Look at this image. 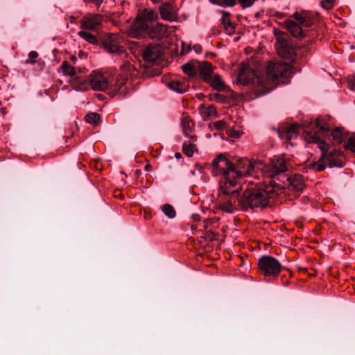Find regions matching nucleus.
<instances>
[{
    "instance_id": "f257e3e1",
    "label": "nucleus",
    "mask_w": 355,
    "mask_h": 355,
    "mask_svg": "<svg viewBox=\"0 0 355 355\" xmlns=\"http://www.w3.org/2000/svg\"><path fill=\"white\" fill-rule=\"evenodd\" d=\"M243 194L238 199L239 205L242 209L248 208H264L270 203V200L283 192L284 187L270 180L268 184L262 186L249 183L243 184Z\"/></svg>"
},
{
    "instance_id": "f03ea898",
    "label": "nucleus",
    "mask_w": 355,
    "mask_h": 355,
    "mask_svg": "<svg viewBox=\"0 0 355 355\" xmlns=\"http://www.w3.org/2000/svg\"><path fill=\"white\" fill-rule=\"evenodd\" d=\"M329 130V127L326 120L322 117H318L315 119L310 128L306 129V141L308 143H315L322 151V159H325L331 168L334 166L342 167L341 164H338L335 157L340 155V152L336 149H334L328 153L329 149V144L323 141V137Z\"/></svg>"
},
{
    "instance_id": "7ed1b4c3",
    "label": "nucleus",
    "mask_w": 355,
    "mask_h": 355,
    "mask_svg": "<svg viewBox=\"0 0 355 355\" xmlns=\"http://www.w3.org/2000/svg\"><path fill=\"white\" fill-rule=\"evenodd\" d=\"M292 74L289 64L285 62H269L266 69V77L259 78L257 81L263 85L261 95L270 92L276 84H284L288 82Z\"/></svg>"
},
{
    "instance_id": "20e7f679",
    "label": "nucleus",
    "mask_w": 355,
    "mask_h": 355,
    "mask_svg": "<svg viewBox=\"0 0 355 355\" xmlns=\"http://www.w3.org/2000/svg\"><path fill=\"white\" fill-rule=\"evenodd\" d=\"M254 165L252 161L246 158L239 159L235 164H232V168L226 175L227 182L225 185V189L227 187H234L241 186V180L243 177L253 175Z\"/></svg>"
},
{
    "instance_id": "39448f33",
    "label": "nucleus",
    "mask_w": 355,
    "mask_h": 355,
    "mask_svg": "<svg viewBox=\"0 0 355 355\" xmlns=\"http://www.w3.org/2000/svg\"><path fill=\"white\" fill-rule=\"evenodd\" d=\"M313 17L309 11L295 12L284 22L287 31L295 37H303V28L311 26Z\"/></svg>"
},
{
    "instance_id": "423d86ee",
    "label": "nucleus",
    "mask_w": 355,
    "mask_h": 355,
    "mask_svg": "<svg viewBox=\"0 0 355 355\" xmlns=\"http://www.w3.org/2000/svg\"><path fill=\"white\" fill-rule=\"evenodd\" d=\"M157 19V13L153 10H140L131 25L128 34L132 37H139L148 31L150 24Z\"/></svg>"
},
{
    "instance_id": "0eeeda50",
    "label": "nucleus",
    "mask_w": 355,
    "mask_h": 355,
    "mask_svg": "<svg viewBox=\"0 0 355 355\" xmlns=\"http://www.w3.org/2000/svg\"><path fill=\"white\" fill-rule=\"evenodd\" d=\"M231 168L232 163L223 154L219 155L212 161V174L214 176L223 175V180L220 187L221 193H233L236 191V189H230V187H227V189L224 188L227 182L226 174L230 171Z\"/></svg>"
},
{
    "instance_id": "6e6552de",
    "label": "nucleus",
    "mask_w": 355,
    "mask_h": 355,
    "mask_svg": "<svg viewBox=\"0 0 355 355\" xmlns=\"http://www.w3.org/2000/svg\"><path fill=\"white\" fill-rule=\"evenodd\" d=\"M258 268L264 276H277L282 270L280 262L275 258L265 255L258 260Z\"/></svg>"
},
{
    "instance_id": "1a4fd4ad",
    "label": "nucleus",
    "mask_w": 355,
    "mask_h": 355,
    "mask_svg": "<svg viewBox=\"0 0 355 355\" xmlns=\"http://www.w3.org/2000/svg\"><path fill=\"white\" fill-rule=\"evenodd\" d=\"M261 78V76L256 75L254 71L245 64H242L239 68V71L237 75V81L243 85H246L250 83H255L260 88L259 89V93L260 95L261 92L263 91V85L258 83L257 78Z\"/></svg>"
},
{
    "instance_id": "9d476101",
    "label": "nucleus",
    "mask_w": 355,
    "mask_h": 355,
    "mask_svg": "<svg viewBox=\"0 0 355 355\" xmlns=\"http://www.w3.org/2000/svg\"><path fill=\"white\" fill-rule=\"evenodd\" d=\"M91 88L96 91H105L110 87V80L108 75L98 71H93L89 77Z\"/></svg>"
},
{
    "instance_id": "9b49d317",
    "label": "nucleus",
    "mask_w": 355,
    "mask_h": 355,
    "mask_svg": "<svg viewBox=\"0 0 355 355\" xmlns=\"http://www.w3.org/2000/svg\"><path fill=\"white\" fill-rule=\"evenodd\" d=\"M103 46L111 54L126 55L123 47L119 45V38L116 34L107 35L103 40Z\"/></svg>"
},
{
    "instance_id": "f8f14e48",
    "label": "nucleus",
    "mask_w": 355,
    "mask_h": 355,
    "mask_svg": "<svg viewBox=\"0 0 355 355\" xmlns=\"http://www.w3.org/2000/svg\"><path fill=\"white\" fill-rule=\"evenodd\" d=\"M243 186H236L232 187V189H236V191L233 193H224L225 196H228L227 199H224L223 203L221 205L223 210L228 213H232L237 209L239 205L238 199L239 197L236 195L239 189L243 190Z\"/></svg>"
},
{
    "instance_id": "ddd939ff",
    "label": "nucleus",
    "mask_w": 355,
    "mask_h": 355,
    "mask_svg": "<svg viewBox=\"0 0 355 355\" xmlns=\"http://www.w3.org/2000/svg\"><path fill=\"white\" fill-rule=\"evenodd\" d=\"M103 17L97 14H87L80 21V28L83 29L95 31L100 28Z\"/></svg>"
},
{
    "instance_id": "4468645a",
    "label": "nucleus",
    "mask_w": 355,
    "mask_h": 355,
    "mask_svg": "<svg viewBox=\"0 0 355 355\" xmlns=\"http://www.w3.org/2000/svg\"><path fill=\"white\" fill-rule=\"evenodd\" d=\"M275 47L279 56L286 59L293 58L294 49L290 46L286 40L278 37L275 44Z\"/></svg>"
},
{
    "instance_id": "2eb2a0df",
    "label": "nucleus",
    "mask_w": 355,
    "mask_h": 355,
    "mask_svg": "<svg viewBox=\"0 0 355 355\" xmlns=\"http://www.w3.org/2000/svg\"><path fill=\"white\" fill-rule=\"evenodd\" d=\"M300 129L298 124L284 125L279 128L278 136L282 139L286 138L287 140H291L297 137Z\"/></svg>"
},
{
    "instance_id": "dca6fc26",
    "label": "nucleus",
    "mask_w": 355,
    "mask_h": 355,
    "mask_svg": "<svg viewBox=\"0 0 355 355\" xmlns=\"http://www.w3.org/2000/svg\"><path fill=\"white\" fill-rule=\"evenodd\" d=\"M162 54V49L159 45H149L144 49L142 57L146 61L153 62L160 58Z\"/></svg>"
},
{
    "instance_id": "f3484780",
    "label": "nucleus",
    "mask_w": 355,
    "mask_h": 355,
    "mask_svg": "<svg viewBox=\"0 0 355 355\" xmlns=\"http://www.w3.org/2000/svg\"><path fill=\"white\" fill-rule=\"evenodd\" d=\"M288 169V166L284 159L280 157L275 159L272 161L271 169L268 172L269 178H274L282 173L285 172Z\"/></svg>"
},
{
    "instance_id": "a211bd4d",
    "label": "nucleus",
    "mask_w": 355,
    "mask_h": 355,
    "mask_svg": "<svg viewBox=\"0 0 355 355\" xmlns=\"http://www.w3.org/2000/svg\"><path fill=\"white\" fill-rule=\"evenodd\" d=\"M198 69L200 78L206 83L210 81L214 75L212 65L207 62H203L198 64Z\"/></svg>"
},
{
    "instance_id": "6ab92c4d",
    "label": "nucleus",
    "mask_w": 355,
    "mask_h": 355,
    "mask_svg": "<svg viewBox=\"0 0 355 355\" xmlns=\"http://www.w3.org/2000/svg\"><path fill=\"white\" fill-rule=\"evenodd\" d=\"M146 33L150 37L162 38L166 37L168 34V26L162 24H157L153 28L149 27Z\"/></svg>"
},
{
    "instance_id": "aec40b11",
    "label": "nucleus",
    "mask_w": 355,
    "mask_h": 355,
    "mask_svg": "<svg viewBox=\"0 0 355 355\" xmlns=\"http://www.w3.org/2000/svg\"><path fill=\"white\" fill-rule=\"evenodd\" d=\"M162 19L170 21H175L178 19L177 13L170 3L164 4L159 9Z\"/></svg>"
},
{
    "instance_id": "412c9836",
    "label": "nucleus",
    "mask_w": 355,
    "mask_h": 355,
    "mask_svg": "<svg viewBox=\"0 0 355 355\" xmlns=\"http://www.w3.org/2000/svg\"><path fill=\"white\" fill-rule=\"evenodd\" d=\"M287 181L288 182L291 189L297 192L301 191L305 186L303 178L300 174H295L291 177H288Z\"/></svg>"
},
{
    "instance_id": "4be33fe9",
    "label": "nucleus",
    "mask_w": 355,
    "mask_h": 355,
    "mask_svg": "<svg viewBox=\"0 0 355 355\" xmlns=\"http://www.w3.org/2000/svg\"><path fill=\"white\" fill-rule=\"evenodd\" d=\"M128 79V74L119 75L114 85L113 90L119 92L120 94L125 95L126 94V87L123 89V87L125 85Z\"/></svg>"
},
{
    "instance_id": "5701e85b",
    "label": "nucleus",
    "mask_w": 355,
    "mask_h": 355,
    "mask_svg": "<svg viewBox=\"0 0 355 355\" xmlns=\"http://www.w3.org/2000/svg\"><path fill=\"white\" fill-rule=\"evenodd\" d=\"M222 14V24L224 27L225 31L229 34L232 35L235 31L234 25L230 21V14L226 12H221Z\"/></svg>"
},
{
    "instance_id": "b1692460",
    "label": "nucleus",
    "mask_w": 355,
    "mask_h": 355,
    "mask_svg": "<svg viewBox=\"0 0 355 355\" xmlns=\"http://www.w3.org/2000/svg\"><path fill=\"white\" fill-rule=\"evenodd\" d=\"M168 87L178 93H183L187 91L189 85L181 80H172L168 83Z\"/></svg>"
},
{
    "instance_id": "393cba45",
    "label": "nucleus",
    "mask_w": 355,
    "mask_h": 355,
    "mask_svg": "<svg viewBox=\"0 0 355 355\" xmlns=\"http://www.w3.org/2000/svg\"><path fill=\"white\" fill-rule=\"evenodd\" d=\"M216 90L221 92L225 89L226 85L218 74H214L211 80L207 82Z\"/></svg>"
},
{
    "instance_id": "a878e982",
    "label": "nucleus",
    "mask_w": 355,
    "mask_h": 355,
    "mask_svg": "<svg viewBox=\"0 0 355 355\" xmlns=\"http://www.w3.org/2000/svg\"><path fill=\"white\" fill-rule=\"evenodd\" d=\"M181 125L184 134L187 136H189V133L191 132L193 128L194 127V123L189 116L183 114Z\"/></svg>"
},
{
    "instance_id": "bb28decb",
    "label": "nucleus",
    "mask_w": 355,
    "mask_h": 355,
    "mask_svg": "<svg viewBox=\"0 0 355 355\" xmlns=\"http://www.w3.org/2000/svg\"><path fill=\"white\" fill-rule=\"evenodd\" d=\"M331 136L337 144H340L346 137V133L343 128H337L332 130Z\"/></svg>"
},
{
    "instance_id": "cd10ccee",
    "label": "nucleus",
    "mask_w": 355,
    "mask_h": 355,
    "mask_svg": "<svg viewBox=\"0 0 355 355\" xmlns=\"http://www.w3.org/2000/svg\"><path fill=\"white\" fill-rule=\"evenodd\" d=\"M183 72L190 77L196 75V67L192 62H187L182 66Z\"/></svg>"
},
{
    "instance_id": "c85d7f7f",
    "label": "nucleus",
    "mask_w": 355,
    "mask_h": 355,
    "mask_svg": "<svg viewBox=\"0 0 355 355\" xmlns=\"http://www.w3.org/2000/svg\"><path fill=\"white\" fill-rule=\"evenodd\" d=\"M78 35L81 38L84 39L85 41H87V42H89L90 44H97V42H98V40H97L96 37L92 33H87L84 31H80L78 33Z\"/></svg>"
},
{
    "instance_id": "c756f323",
    "label": "nucleus",
    "mask_w": 355,
    "mask_h": 355,
    "mask_svg": "<svg viewBox=\"0 0 355 355\" xmlns=\"http://www.w3.org/2000/svg\"><path fill=\"white\" fill-rule=\"evenodd\" d=\"M200 112L204 117L216 116L217 115L216 110L214 106L205 107L201 105Z\"/></svg>"
},
{
    "instance_id": "7c9ffc66",
    "label": "nucleus",
    "mask_w": 355,
    "mask_h": 355,
    "mask_svg": "<svg viewBox=\"0 0 355 355\" xmlns=\"http://www.w3.org/2000/svg\"><path fill=\"white\" fill-rule=\"evenodd\" d=\"M61 68L62 73L65 76H74L76 74V69L73 67H71L67 61L62 62Z\"/></svg>"
},
{
    "instance_id": "2f4dec72",
    "label": "nucleus",
    "mask_w": 355,
    "mask_h": 355,
    "mask_svg": "<svg viewBox=\"0 0 355 355\" xmlns=\"http://www.w3.org/2000/svg\"><path fill=\"white\" fill-rule=\"evenodd\" d=\"M183 153L187 156V157H192L194 152L197 150L196 146L191 144H187L184 143L182 148Z\"/></svg>"
},
{
    "instance_id": "473e14b6",
    "label": "nucleus",
    "mask_w": 355,
    "mask_h": 355,
    "mask_svg": "<svg viewBox=\"0 0 355 355\" xmlns=\"http://www.w3.org/2000/svg\"><path fill=\"white\" fill-rule=\"evenodd\" d=\"M162 211L169 218H173L175 216V210L173 207L169 204H165L162 206Z\"/></svg>"
},
{
    "instance_id": "72a5a7b5",
    "label": "nucleus",
    "mask_w": 355,
    "mask_h": 355,
    "mask_svg": "<svg viewBox=\"0 0 355 355\" xmlns=\"http://www.w3.org/2000/svg\"><path fill=\"white\" fill-rule=\"evenodd\" d=\"M324 162H327V161L320 158L318 162L309 164V167L315 171H323L326 167Z\"/></svg>"
},
{
    "instance_id": "f704fd0d",
    "label": "nucleus",
    "mask_w": 355,
    "mask_h": 355,
    "mask_svg": "<svg viewBox=\"0 0 355 355\" xmlns=\"http://www.w3.org/2000/svg\"><path fill=\"white\" fill-rule=\"evenodd\" d=\"M99 119V115L94 112L89 113L85 116L86 121L94 125H96L98 124Z\"/></svg>"
},
{
    "instance_id": "c9c22d12",
    "label": "nucleus",
    "mask_w": 355,
    "mask_h": 355,
    "mask_svg": "<svg viewBox=\"0 0 355 355\" xmlns=\"http://www.w3.org/2000/svg\"><path fill=\"white\" fill-rule=\"evenodd\" d=\"M335 3L336 0H322L320 4L324 9L329 10L334 8Z\"/></svg>"
},
{
    "instance_id": "e433bc0d",
    "label": "nucleus",
    "mask_w": 355,
    "mask_h": 355,
    "mask_svg": "<svg viewBox=\"0 0 355 355\" xmlns=\"http://www.w3.org/2000/svg\"><path fill=\"white\" fill-rule=\"evenodd\" d=\"M346 148L355 153V135H352L348 139Z\"/></svg>"
},
{
    "instance_id": "4c0bfd02",
    "label": "nucleus",
    "mask_w": 355,
    "mask_h": 355,
    "mask_svg": "<svg viewBox=\"0 0 355 355\" xmlns=\"http://www.w3.org/2000/svg\"><path fill=\"white\" fill-rule=\"evenodd\" d=\"M227 123L224 120L216 121L213 123V127L216 130H223L226 128Z\"/></svg>"
},
{
    "instance_id": "58836bf2",
    "label": "nucleus",
    "mask_w": 355,
    "mask_h": 355,
    "mask_svg": "<svg viewBox=\"0 0 355 355\" xmlns=\"http://www.w3.org/2000/svg\"><path fill=\"white\" fill-rule=\"evenodd\" d=\"M38 57V53L36 51H31L29 53H28V58H29V60H26V64H34L35 62V61H34L33 60L37 58Z\"/></svg>"
},
{
    "instance_id": "ea45409f",
    "label": "nucleus",
    "mask_w": 355,
    "mask_h": 355,
    "mask_svg": "<svg viewBox=\"0 0 355 355\" xmlns=\"http://www.w3.org/2000/svg\"><path fill=\"white\" fill-rule=\"evenodd\" d=\"M132 68V64L128 62L121 67V69L123 71V74H128V76L129 75V73L130 72Z\"/></svg>"
},
{
    "instance_id": "a19ab883",
    "label": "nucleus",
    "mask_w": 355,
    "mask_h": 355,
    "mask_svg": "<svg viewBox=\"0 0 355 355\" xmlns=\"http://www.w3.org/2000/svg\"><path fill=\"white\" fill-rule=\"evenodd\" d=\"M347 84L349 88L355 92V76H349L347 78Z\"/></svg>"
},
{
    "instance_id": "79ce46f5",
    "label": "nucleus",
    "mask_w": 355,
    "mask_h": 355,
    "mask_svg": "<svg viewBox=\"0 0 355 355\" xmlns=\"http://www.w3.org/2000/svg\"><path fill=\"white\" fill-rule=\"evenodd\" d=\"M255 0H239V3L243 8H248L253 5Z\"/></svg>"
},
{
    "instance_id": "37998d69",
    "label": "nucleus",
    "mask_w": 355,
    "mask_h": 355,
    "mask_svg": "<svg viewBox=\"0 0 355 355\" xmlns=\"http://www.w3.org/2000/svg\"><path fill=\"white\" fill-rule=\"evenodd\" d=\"M227 134L230 137L238 138L240 137L241 134L239 131L235 130L234 129H229L227 130Z\"/></svg>"
},
{
    "instance_id": "c03bdc74",
    "label": "nucleus",
    "mask_w": 355,
    "mask_h": 355,
    "mask_svg": "<svg viewBox=\"0 0 355 355\" xmlns=\"http://www.w3.org/2000/svg\"><path fill=\"white\" fill-rule=\"evenodd\" d=\"M223 2L227 6H233L236 3V0H223Z\"/></svg>"
},
{
    "instance_id": "a18cd8bd",
    "label": "nucleus",
    "mask_w": 355,
    "mask_h": 355,
    "mask_svg": "<svg viewBox=\"0 0 355 355\" xmlns=\"http://www.w3.org/2000/svg\"><path fill=\"white\" fill-rule=\"evenodd\" d=\"M151 168H152V167H151V166H150V164H146V165L145 166V170H146V171H150V170L151 169Z\"/></svg>"
},
{
    "instance_id": "49530a36",
    "label": "nucleus",
    "mask_w": 355,
    "mask_h": 355,
    "mask_svg": "<svg viewBox=\"0 0 355 355\" xmlns=\"http://www.w3.org/2000/svg\"><path fill=\"white\" fill-rule=\"evenodd\" d=\"M175 157L177 158V159H180L181 157V154L180 153H176L175 154Z\"/></svg>"
},
{
    "instance_id": "de8ad7c7",
    "label": "nucleus",
    "mask_w": 355,
    "mask_h": 355,
    "mask_svg": "<svg viewBox=\"0 0 355 355\" xmlns=\"http://www.w3.org/2000/svg\"><path fill=\"white\" fill-rule=\"evenodd\" d=\"M153 3H158L161 0H151Z\"/></svg>"
},
{
    "instance_id": "09e8293b",
    "label": "nucleus",
    "mask_w": 355,
    "mask_h": 355,
    "mask_svg": "<svg viewBox=\"0 0 355 355\" xmlns=\"http://www.w3.org/2000/svg\"><path fill=\"white\" fill-rule=\"evenodd\" d=\"M71 60H72L73 61H75V60H76V58L75 56H72V57H71Z\"/></svg>"
},
{
    "instance_id": "8fccbe9b",
    "label": "nucleus",
    "mask_w": 355,
    "mask_h": 355,
    "mask_svg": "<svg viewBox=\"0 0 355 355\" xmlns=\"http://www.w3.org/2000/svg\"><path fill=\"white\" fill-rule=\"evenodd\" d=\"M192 139L193 141H195L196 139V137H192Z\"/></svg>"
},
{
    "instance_id": "3c124183",
    "label": "nucleus",
    "mask_w": 355,
    "mask_h": 355,
    "mask_svg": "<svg viewBox=\"0 0 355 355\" xmlns=\"http://www.w3.org/2000/svg\"><path fill=\"white\" fill-rule=\"evenodd\" d=\"M80 89H86V87L83 86V87H81Z\"/></svg>"
}]
</instances>
